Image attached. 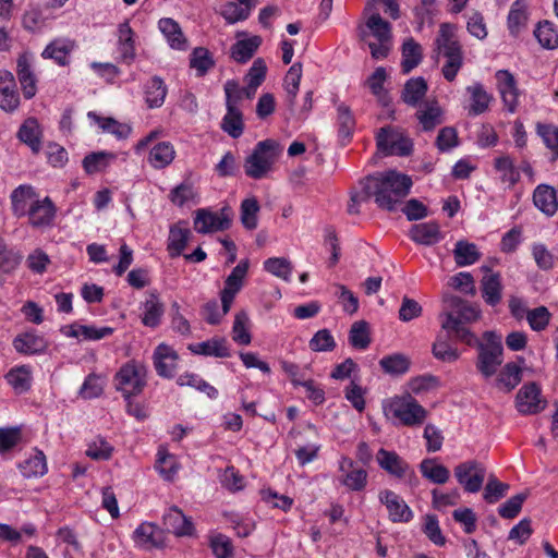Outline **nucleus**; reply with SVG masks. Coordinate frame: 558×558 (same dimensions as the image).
<instances>
[{
	"label": "nucleus",
	"instance_id": "63",
	"mask_svg": "<svg viewBox=\"0 0 558 558\" xmlns=\"http://www.w3.org/2000/svg\"><path fill=\"white\" fill-rule=\"evenodd\" d=\"M259 204L256 198H245L241 203V222L247 230L257 228V214L259 211Z\"/></svg>",
	"mask_w": 558,
	"mask_h": 558
},
{
	"label": "nucleus",
	"instance_id": "38",
	"mask_svg": "<svg viewBox=\"0 0 558 558\" xmlns=\"http://www.w3.org/2000/svg\"><path fill=\"white\" fill-rule=\"evenodd\" d=\"M420 471L423 477L434 484H446L450 477V471L445 465L438 463L436 459H424L420 463Z\"/></svg>",
	"mask_w": 558,
	"mask_h": 558
},
{
	"label": "nucleus",
	"instance_id": "43",
	"mask_svg": "<svg viewBox=\"0 0 558 558\" xmlns=\"http://www.w3.org/2000/svg\"><path fill=\"white\" fill-rule=\"evenodd\" d=\"M423 58L422 46L413 38H408L402 45V71L404 74L416 68Z\"/></svg>",
	"mask_w": 558,
	"mask_h": 558
},
{
	"label": "nucleus",
	"instance_id": "54",
	"mask_svg": "<svg viewBox=\"0 0 558 558\" xmlns=\"http://www.w3.org/2000/svg\"><path fill=\"white\" fill-rule=\"evenodd\" d=\"M349 342L357 350H365L371 343V333L368 324L365 320H359L352 324L349 331Z\"/></svg>",
	"mask_w": 558,
	"mask_h": 558
},
{
	"label": "nucleus",
	"instance_id": "55",
	"mask_svg": "<svg viewBox=\"0 0 558 558\" xmlns=\"http://www.w3.org/2000/svg\"><path fill=\"white\" fill-rule=\"evenodd\" d=\"M524 0H517L512 3L508 14V27L511 35L517 36L525 27L527 15Z\"/></svg>",
	"mask_w": 558,
	"mask_h": 558
},
{
	"label": "nucleus",
	"instance_id": "62",
	"mask_svg": "<svg viewBox=\"0 0 558 558\" xmlns=\"http://www.w3.org/2000/svg\"><path fill=\"white\" fill-rule=\"evenodd\" d=\"M534 35L542 47L546 49H555L558 47V34L553 23L549 21L538 23Z\"/></svg>",
	"mask_w": 558,
	"mask_h": 558
},
{
	"label": "nucleus",
	"instance_id": "24",
	"mask_svg": "<svg viewBox=\"0 0 558 558\" xmlns=\"http://www.w3.org/2000/svg\"><path fill=\"white\" fill-rule=\"evenodd\" d=\"M533 203L547 217L554 216L558 209L556 189L547 184L537 185L533 192Z\"/></svg>",
	"mask_w": 558,
	"mask_h": 558
},
{
	"label": "nucleus",
	"instance_id": "36",
	"mask_svg": "<svg viewBox=\"0 0 558 558\" xmlns=\"http://www.w3.org/2000/svg\"><path fill=\"white\" fill-rule=\"evenodd\" d=\"M191 231L181 227V222L170 227L167 250L171 258L179 257L189 242Z\"/></svg>",
	"mask_w": 558,
	"mask_h": 558
},
{
	"label": "nucleus",
	"instance_id": "53",
	"mask_svg": "<svg viewBox=\"0 0 558 558\" xmlns=\"http://www.w3.org/2000/svg\"><path fill=\"white\" fill-rule=\"evenodd\" d=\"M250 318L245 311H240L234 316L232 326V339L238 344L248 345L252 341V336L248 331Z\"/></svg>",
	"mask_w": 558,
	"mask_h": 558
},
{
	"label": "nucleus",
	"instance_id": "34",
	"mask_svg": "<svg viewBox=\"0 0 558 558\" xmlns=\"http://www.w3.org/2000/svg\"><path fill=\"white\" fill-rule=\"evenodd\" d=\"M366 31H362L361 37L366 40L367 36H373L377 41H391V25L384 20L380 14L373 13L365 23Z\"/></svg>",
	"mask_w": 558,
	"mask_h": 558
},
{
	"label": "nucleus",
	"instance_id": "4",
	"mask_svg": "<svg viewBox=\"0 0 558 558\" xmlns=\"http://www.w3.org/2000/svg\"><path fill=\"white\" fill-rule=\"evenodd\" d=\"M384 411L404 426L421 425L427 416V411L410 395L395 397L384 405Z\"/></svg>",
	"mask_w": 558,
	"mask_h": 558
},
{
	"label": "nucleus",
	"instance_id": "39",
	"mask_svg": "<svg viewBox=\"0 0 558 558\" xmlns=\"http://www.w3.org/2000/svg\"><path fill=\"white\" fill-rule=\"evenodd\" d=\"M40 134L41 132L37 120L34 118H28L20 126L17 137L21 142L29 146L34 153H38L41 146Z\"/></svg>",
	"mask_w": 558,
	"mask_h": 558
},
{
	"label": "nucleus",
	"instance_id": "14",
	"mask_svg": "<svg viewBox=\"0 0 558 558\" xmlns=\"http://www.w3.org/2000/svg\"><path fill=\"white\" fill-rule=\"evenodd\" d=\"M496 80L504 105L513 113L519 105V89L514 76L507 70H499Z\"/></svg>",
	"mask_w": 558,
	"mask_h": 558
},
{
	"label": "nucleus",
	"instance_id": "19",
	"mask_svg": "<svg viewBox=\"0 0 558 558\" xmlns=\"http://www.w3.org/2000/svg\"><path fill=\"white\" fill-rule=\"evenodd\" d=\"M227 112L221 121V130L226 132L232 138H239L244 131L243 113L240 109V105L235 104V100L228 97L226 99Z\"/></svg>",
	"mask_w": 558,
	"mask_h": 558
},
{
	"label": "nucleus",
	"instance_id": "16",
	"mask_svg": "<svg viewBox=\"0 0 558 558\" xmlns=\"http://www.w3.org/2000/svg\"><path fill=\"white\" fill-rule=\"evenodd\" d=\"M339 470L344 473L340 480L341 484L352 492H361L367 485L368 474L364 469L354 468V461L342 457Z\"/></svg>",
	"mask_w": 558,
	"mask_h": 558
},
{
	"label": "nucleus",
	"instance_id": "42",
	"mask_svg": "<svg viewBox=\"0 0 558 558\" xmlns=\"http://www.w3.org/2000/svg\"><path fill=\"white\" fill-rule=\"evenodd\" d=\"M415 116L424 131H432L442 123V109L436 101L425 104Z\"/></svg>",
	"mask_w": 558,
	"mask_h": 558
},
{
	"label": "nucleus",
	"instance_id": "58",
	"mask_svg": "<svg viewBox=\"0 0 558 558\" xmlns=\"http://www.w3.org/2000/svg\"><path fill=\"white\" fill-rule=\"evenodd\" d=\"M48 21V16L44 14V11L37 7H31L27 9L22 16V26L24 29L31 33L40 32Z\"/></svg>",
	"mask_w": 558,
	"mask_h": 558
},
{
	"label": "nucleus",
	"instance_id": "7",
	"mask_svg": "<svg viewBox=\"0 0 558 558\" xmlns=\"http://www.w3.org/2000/svg\"><path fill=\"white\" fill-rule=\"evenodd\" d=\"M486 475L485 466L476 461L469 460L454 468V476L460 485L468 493L481 490Z\"/></svg>",
	"mask_w": 558,
	"mask_h": 558
},
{
	"label": "nucleus",
	"instance_id": "26",
	"mask_svg": "<svg viewBox=\"0 0 558 558\" xmlns=\"http://www.w3.org/2000/svg\"><path fill=\"white\" fill-rule=\"evenodd\" d=\"M189 350L198 355L229 357L231 355L228 341L223 337H213L203 342L192 343Z\"/></svg>",
	"mask_w": 558,
	"mask_h": 558
},
{
	"label": "nucleus",
	"instance_id": "30",
	"mask_svg": "<svg viewBox=\"0 0 558 558\" xmlns=\"http://www.w3.org/2000/svg\"><path fill=\"white\" fill-rule=\"evenodd\" d=\"M166 529L177 536L192 535L194 526L192 521L177 507L170 508L163 515Z\"/></svg>",
	"mask_w": 558,
	"mask_h": 558
},
{
	"label": "nucleus",
	"instance_id": "56",
	"mask_svg": "<svg viewBox=\"0 0 558 558\" xmlns=\"http://www.w3.org/2000/svg\"><path fill=\"white\" fill-rule=\"evenodd\" d=\"M88 118L95 121L105 132L116 135L118 138H126L131 133V128L120 123L112 118H101L95 112H88Z\"/></svg>",
	"mask_w": 558,
	"mask_h": 558
},
{
	"label": "nucleus",
	"instance_id": "31",
	"mask_svg": "<svg viewBox=\"0 0 558 558\" xmlns=\"http://www.w3.org/2000/svg\"><path fill=\"white\" fill-rule=\"evenodd\" d=\"M12 211L16 217L28 214L32 204L37 199V194L31 185H20L11 193Z\"/></svg>",
	"mask_w": 558,
	"mask_h": 558
},
{
	"label": "nucleus",
	"instance_id": "57",
	"mask_svg": "<svg viewBox=\"0 0 558 558\" xmlns=\"http://www.w3.org/2000/svg\"><path fill=\"white\" fill-rule=\"evenodd\" d=\"M337 113L338 135L342 141H349L355 125L351 110L347 105L340 104Z\"/></svg>",
	"mask_w": 558,
	"mask_h": 558
},
{
	"label": "nucleus",
	"instance_id": "9",
	"mask_svg": "<svg viewBox=\"0 0 558 558\" xmlns=\"http://www.w3.org/2000/svg\"><path fill=\"white\" fill-rule=\"evenodd\" d=\"M248 270V259L241 260L227 277L225 287L220 292V300L225 313H229L235 295L243 287L244 278Z\"/></svg>",
	"mask_w": 558,
	"mask_h": 558
},
{
	"label": "nucleus",
	"instance_id": "40",
	"mask_svg": "<svg viewBox=\"0 0 558 558\" xmlns=\"http://www.w3.org/2000/svg\"><path fill=\"white\" fill-rule=\"evenodd\" d=\"M5 379L16 392H26L32 386V369L28 365L15 366L7 373Z\"/></svg>",
	"mask_w": 558,
	"mask_h": 558
},
{
	"label": "nucleus",
	"instance_id": "20",
	"mask_svg": "<svg viewBox=\"0 0 558 558\" xmlns=\"http://www.w3.org/2000/svg\"><path fill=\"white\" fill-rule=\"evenodd\" d=\"M154 366L157 374L165 378H171L177 367L178 353L169 345L161 343L154 352Z\"/></svg>",
	"mask_w": 558,
	"mask_h": 558
},
{
	"label": "nucleus",
	"instance_id": "46",
	"mask_svg": "<svg viewBox=\"0 0 558 558\" xmlns=\"http://www.w3.org/2000/svg\"><path fill=\"white\" fill-rule=\"evenodd\" d=\"M167 86L159 76L150 78L145 86V100L149 108H159L165 102Z\"/></svg>",
	"mask_w": 558,
	"mask_h": 558
},
{
	"label": "nucleus",
	"instance_id": "17",
	"mask_svg": "<svg viewBox=\"0 0 558 558\" xmlns=\"http://www.w3.org/2000/svg\"><path fill=\"white\" fill-rule=\"evenodd\" d=\"M75 48V40L64 37L56 38L46 46L41 57L52 59L58 65L65 66L70 64V54Z\"/></svg>",
	"mask_w": 558,
	"mask_h": 558
},
{
	"label": "nucleus",
	"instance_id": "29",
	"mask_svg": "<svg viewBox=\"0 0 558 558\" xmlns=\"http://www.w3.org/2000/svg\"><path fill=\"white\" fill-rule=\"evenodd\" d=\"M409 236L417 244L432 246L440 241V227L435 221L413 225L409 231Z\"/></svg>",
	"mask_w": 558,
	"mask_h": 558
},
{
	"label": "nucleus",
	"instance_id": "33",
	"mask_svg": "<svg viewBox=\"0 0 558 558\" xmlns=\"http://www.w3.org/2000/svg\"><path fill=\"white\" fill-rule=\"evenodd\" d=\"M118 51L123 62L130 64L136 57L134 32L129 21H124L118 26Z\"/></svg>",
	"mask_w": 558,
	"mask_h": 558
},
{
	"label": "nucleus",
	"instance_id": "13",
	"mask_svg": "<svg viewBox=\"0 0 558 558\" xmlns=\"http://www.w3.org/2000/svg\"><path fill=\"white\" fill-rule=\"evenodd\" d=\"M57 208L49 197L37 199L26 215L28 222L34 228H44L52 225L56 217Z\"/></svg>",
	"mask_w": 558,
	"mask_h": 558
},
{
	"label": "nucleus",
	"instance_id": "44",
	"mask_svg": "<svg viewBox=\"0 0 558 558\" xmlns=\"http://www.w3.org/2000/svg\"><path fill=\"white\" fill-rule=\"evenodd\" d=\"M427 83L423 77L410 78L402 90V100L412 107H416L425 97Z\"/></svg>",
	"mask_w": 558,
	"mask_h": 558
},
{
	"label": "nucleus",
	"instance_id": "6",
	"mask_svg": "<svg viewBox=\"0 0 558 558\" xmlns=\"http://www.w3.org/2000/svg\"><path fill=\"white\" fill-rule=\"evenodd\" d=\"M376 146L378 151L385 156H409L413 150L412 141L392 126L379 129L376 135Z\"/></svg>",
	"mask_w": 558,
	"mask_h": 558
},
{
	"label": "nucleus",
	"instance_id": "25",
	"mask_svg": "<svg viewBox=\"0 0 558 558\" xmlns=\"http://www.w3.org/2000/svg\"><path fill=\"white\" fill-rule=\"evenodd\" d=\"M465 324H461V319L457 318L453 313H446L441 323L442 329L448 333H453L456 339L464 342L469 347H475L482 341L474 332H472Z\"/></svg>",
	"mask_w": 558,
	"mask_h": 558
},
{
	"label": "nucleus",
	"instance_id": "15",
	"mask_svg": "<svg viewBox=\"0 0 558 558\" xmlns=\"http://www.w3.org/2000/svg\"><path fill=\"white\" fill-rule=\"evenodd\" d=\"M20 105V95L14 75L8 70H0V108L13 112Z\"/></svg>",
	"mask_w": 558,
	"mask_h": 558
},
{
	"label": "nucleus",
	"instance_id": "45",
	"mask_svg": "<svg viewBox=\"0 0 558 558\" xmlns=\"http://www.w3.org/2000/svg\"><path fill=\"white\" fill-rule=\"evenodd\" d=\"M301 78L302 64L296 62L290 66L283 80L284 90L287 93V102L290 109H292L295 104Z\"/></svg>",
	"mask_w": 558,
	"mask_h": 558
},
{
	"label": "nucleus",
	"instance_id": "28",
	"mask_svg": "<svg viewBox=\"0 0 558 558\" xmlns=\"http://www.w3.org/2000/svg\"><path fill=\"white\" fill-rule=\"evenodd\" d=\"M486 274L481 280L482 298L485 303L496 306L501 301L502 284L501 277L498 272H492L489 268L483 267Z\"/></svg>",
	"mask_w": 558,
	"mask_h": 558
},
{
	"label": "nucleus",
	"instance_id": "12",
	"mask_svg": "<svg viewBox=\"0 0 558 558\" xmlns=\"http://www.w3.org/2000/svg\"><path fill=\"white\" fill-rule=\"evenodd\" d=\"M434 52L446 57L456 52H463L462 45L457 35V26L451 23H442L434 40Z\"/></svg>",
	"mask_w": 558,
	"mask_h": 558
},
{
	"label": "nucleus",
	"instance_id": "1",
	"mask_svg": "<svg viewBox=\"0 0 558 558\" xmlns=\"http://www.w3.org/2000/svg\"><path fill=\"white\" fill-rule=\"evenodd\" d=\"M412 184L411 177L396 170L377 172L361 181V185L365 186L377 206L389 211L395 210L397 205L408 196Z\"/></svg>",
	"mask_w": 558,
	"mask_h": 558
},
{
	"label": "nucleus",
	"instance_id": "60",
	"mask_svg": "<svg viewBox=\"0 0 558 558\" xmlns=\"http://www.w3.org/2000/svg\"><path fill=\"white\" fill-rule=\"evenodd\" d=\"M264 269L284 281H290L292 264L284 257H270L264 262Z\"/></svg>",
	"mask_w": 558,
	"mask_h": 558
},
{
	"label": "nucleus",
	"instance_id": "49",
	"mask_svg": "<svg viewBox=\"0 0 558 558\" xmlns=\"http://www.w3.org/2000/svg\"><path fill=\"white\" fill-rule=\"evenodd\" d=\"M24 477H38L47 473L46 457L43 451L36 450L35 454L19 465Z\"/></svg>",
	"mask_w": 558,
	"mask_h": 558
},
{
	"label": "nucleus",
	"instance_id": "32",
	"mask_svg": "<svg viewBox=\"0 0 558 558\" xmlns=\"http://www.w3.org/2000/svg\"><path fill=\"white\" fill-rule=\"evenodd\" d=\"M158 28L172 49L185 50L187 48V39L177 21L170 17H162L158 22Z\"/></svg>",
	"mask_w": 558,
	"mask_h": 558
},
{
	"label": "nucleus",
	"instance_id": "48",
	"mask_svg": "<svg viewBox=\"0 0 558 558\" xmlns=\"http://www.w3.org/2000/svg\"><path fill=\"white\" fill-rule=\"evenodd\" d=\"M495 169L500 173V180L507 183L509 187L514 186L520 180V171L514 166L513 159L504 155L495 159Z\"/></svg>",
	"mask_w": 558,
	"mask_h": 558
},
{
	"label": "nucleus",
	"instance_id": "10",
	"mask_svg": "<svg viewBox=\"0 0 558 558\" xmlns=\"http://www.w3.org/2000/svg\"><path fill=\"white\" fill-rule=\"evenodd\" d=\"M515 407L524 415H533L543 411L546 401L541 397V388L535 383L523 385L517 393Z\"/></svg>",
	"mask_w": 558,
	"mask_h": 558
},
{
	"label": "nucleus",
	"instance_id": "51",
	"mask_svg": "<svg viewBox=\"0 0 558 558\" xmlns=\"http://www.w3.org/2000/svg\"><path fill=\"white\" fill-rule=\"evenodd\" d=\"M190 66L196 70L197 76H204L215 66V61L207 48L196 47L190 56Z\"/></svg>",
	"mask_w": 558,
	"mask_h": 558
},
{
	"label": "nucleus",
	"instance_id": "52",
	"mask_svg": "<svg viewBox=\"0 0 558 558\" xmlns=\"http://www.w3.org/2000/svg\"><path fill=\"white\" fill-rule=\"evenodd\" d=\"M158 536H159L158 527L151 523H142L134 531L135 542L140 546H142L146 549L158 547L160 545V541H159Z\"/></svg>",
	"mask_w": 558,
	"mask_h": 558
},
{
	"label": "nucleus",
	"instance_id": "18",
	"mask_svg": "<svg viewBox=\"0 0 558 558\" xmlns=\"http://www.w3.org/2000/svg\"><path fill=\"white\" fill-rule=\"evenodd\" d=\"M376 460L380 469L397 478H403L410 470L409 463L396 451L380 448L376 454Z\"/></svg>",
	"mask_w": 558,
	"mask_h": 558
},
{
	"label": "nucleus",
	"instance_id": "47",
	"mask_svg": "<svg viewBox=\"0 0 558 558\" xmlns=\"http://www.w3.org/2000/svg\"><path fill=\"white\" fill-rule=\"evenodd\" d=\"M453 257L458 266L464 267L475 264L481 258V253L474 243L461 240L454 245Z\"/></svg>",
	"mask_w": 558,
	"mask_h": 558
},
{
	"label": "nucleus",
	"instance_id": "37",
	"mask_svg": "<svg viewBox=\"0 0 558 558\" xmlns=\"http://www.w3.org/2000/svg\"><path fill=\"white\" fill-rule=\"evenodd\" d=\"M260 44L262 37L257 35L238 40L231 47V58L239 63H246L253 58Z\"/></svg>",
	"mask_w": 558,
	"mask_h": 558
},
{
	"label": "nucleus",
	"instance_id": "61",
	"mask_svg": "<svg viewBox=\"0 0 558 558\" xmlns=\"http://www.w3.org/2000/svg\"><path fill=\"white\" fill-rule=\"evenodd\" d=\"M536 133L545 146L551 151L553 160L558 159V126L548 123H537Z\"/></svg>",
	"mask_w": 558,
	"mask_h": 558
},
{
	"label": "nucleus",
	"instance_id": "11",
	"mask_svg": "<svg viewBox=\"0 0 558 558\" xmlns=\"http://www.w3.org/2000/svg\"><path fill=\"white\" fill-rule=\"evenodd\" d=\"M379 501L386 506L389 520L393 523H408L413 512L407 502L395 492L384 489L378 495Z\"/></svg>",
	"mask_w": 558,
	"mask_h": 558
},
{
	"label": "nucleus",
	"instance_id": "35",
	"mask_svg": "<svg viewBox=\"0 0 558 558\" xmlns=\"http://www.w3.org/2000/svg\"><path fill=\"white\" fill-rule=\"evenodd\" d=\"M466 92L471 99L470 116H480L488 110L493 96L485 90L483 84L474 83L466 87Z\"/></svg>",
	"mask_w": 558,
	"mask_h": 558
},
{
	"label": "nucleus",
	"instance_id": "59",
	"mask_svg": "<svg viewBox=\"0 0 558 558\" xmlns=\"http://www.w3.org/2000/svg\"><path fill=\"white\" fill-rule=\"evenodd\" d=\"M433 355L442 362L452 363L460 357L459 351L453 348L448 339L441 335L437 336L432 348Z\"/></svg>",
	"mask_w": 558,
	"mask_h": 558
},
{
	"label": "nucleus",
	"instance_id": "41",
	"mask_svg": "<svg viewBox=\"0 0 558 558\" xmlns=\"http://www.w3.org/2000/svg\"><path fill=\"white\" fill-rule=\"evenodd\" d=\"M175 157V150L170 142H160L149 151L148 161L155 169H163L169 166Z\"/></svg>",
	"mask_w": 558,
	"mask_h": 558
},
{
	"label": "nucleus",
	"instance_id": "5",
	"mask_svg": "<svg viewBox=\"0 0 558 558\" xmlns=\"http://www.w3.org/2000/svg\"><path fill=\"white\" fill-rule=\"evenodd\" d=\"M146 367L136 362H128L114 376L116 388L124 399L140 395L146 386Z\"/></svg>",
	"mask_w": 558,
	"mask_h": 558
},
{
	"label": "nucleus",
	"instance_id": "50",
	"mask_svg": "<svg viewBox=\"0 0 558 558\" xmlns=\"http://www.w3.org/2000/svg\"><path fill=\"white\" fill-rule=\"evenodd\" d=\"M410 360L401 353L386 355L379 361V365L387 374L398 376L405 374L410 368Z\"/></svg>",
	"mask_w": 558,
	"mask_h": 558
},
{
	"label": "nucleus",
	"instance_id": "22",
	"mask_svg": "<svg viewBox=\"0 0 558 558\" xmlns=\"http://www.w3.org/2000/svg\"><path fill=\"white\" fill-rule=\"evenodd\" d=\"M13 348L24 355L40 354L47 350L48 341L35 331H27L13 339Z\"/></svg>",
	"mask_w": 558,
	"mask_h": 558
},
{
	"label": "nucleus",
	"instance_id": "21",
	"mask_svg": "<svg viewBox=\"0 0 558 558\" xmlns=\"http://www.w3.org/2000/svg\"><path fill=\"white\" fill-rule=\"evenodd\" d=\"M142 308V324L149 328H157L160 325L161 318L165 314V304L161 302L156 290L148 292V298L143 303Z\"/></svg>",
	"mask_w": 558,
	"mask_h": 558
},
{
	"label": "nucleus",
	"instance_id": "8",
	"mask_svg": "<svg viewBox=\"0 0 558 558\" xmlns=\"http://www.w3.org/2000/svg\"><path fill=\"white\" fill-rule=\"evenodd\" d=\"M231 226V210L222 208L219 213H213L208 209H197L194 217V229L198 233H209L223 231Z\"/></svg>",
	"mask_w": 558,
	"mask_h": 558
},
{
	"label": "nucleus",
	"instance_id": "23",
	"mask_svg": "<svg viewBox=\"0 0 558 558\" xmlns=\"http://www.w3.org/2000/svg\"><path fill=\"white\" fill-rule=\"evenodd\" d=\"M445 303L450 308L449 313H453L457 318L461 319V324L473 323L481 317L478 306L469 303L458 295L445 296Z\"/></svg>",
	"mask_w": 558,
	"mask_h": 558
},
{
	"label": "nucleus",
	"instance_id": "2",
	"mask_svg": "<svg viewBox=\"0 0 558 558\" xmlns=\"http://www.w3.org/2000/svg\"><path fill=\"white\" fill-rule=\"evenodd\" d=\"M281 153L279 144L274 140L258 142L252 154L245 158L243 168L245 174L254 180L265 178L272 169Z\"/></svg>",
	"mask_w": 558,
	"mask_h": 558
},
{
	"label": "nucleus",
	"instance_id": "3",
	"mask_svg": "<svg viewBox=\"0 0 558 558\" xmlns=\"http://www.w3.org/2000/svg\"><path fill=\"white\" fill-rule=\"evenodd\" d=\"M476 349V369L485 379H488L497 373L504 362L501 337L495 331L487 330L483 333V339Z\"/></svg>",
	"mask_w": 558,
	"mask_h": 558
},
{
	"label": "nucleus",
	"instance_id": "64",
	"mask_svg": "<svg viewBox=\"0 0 558 558\" xmlns=\"http://www.w3.org/2000/svg\"><path fill=\"white\" fill-rule=\"evenodd\" d=\"M114 158L116 155L111 153H92L83 159V168L89 174L96 173L105 169Z\"/></svg>",
	"mask_w": 558,
	"mask_h": 558
},
{
	"label": "nucleus",
	"instance_id": "27",
	"mask_svg": "<svg viewBox=\"0 0 558 558\" xmlns=\"http://www.w3.org/2000/svg\"><path fill=\"white\" fill-rule=\"evenodd\" d=\"M16 73L24 97L29 99L36 94V78L32 71L31 54L22 53L16 61Z\"/></svg>",
	"mask_w": 558,
	"mask_h": 558
}]
</instances>
